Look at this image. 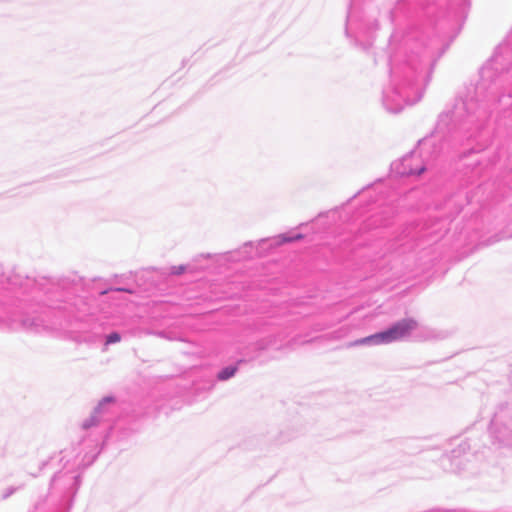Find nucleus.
Wrapping results in <instances>:
<instances>
[{
    "mask_svg": "<svg viewBox=\"0 0 512 512\" xmlns=\"http://www.w3.org/2000/svg\"><path fill=\"white\" fill-rule=\"evenodd\" d=\"M394 168L398 174L408 177L420 176L426 170L422 157L416 153L404 156L400 161L394 163Z\"/></svg>",
    "mask_w": 512,
    "mask_h": 512,
    "instance_id": "obj_1",
    "label": "nucleus"
},
{
    "mask_svg": "<svg viewBox=\"0 0 512 512\" xmlns=\"http://www.w3.org/2000/svg\"><path fill=\"white\" fill-rule=\"evenodd\" d=\"M416 327V322L411 319H404L386 330V342L400 340Z\"/></svg>",
    "mask_w": 512,
    "mask_h": 512,
    "instance_id": "obj_2",
    "label": "nucleus"
},
{
    "mask_svg": "<svg viewBox=\"0 0 512 512\" xmlns=\"http://www.w3.org/2000/svg\"><path fill=\"white\" fill-rule=\"evenodd\" d=\"M303 238L304 236L300 233L295 234L293 236H288L287 234H279L274 238V240L277 245H283L286 243L302 240Z\"/></svg>",
    "mask_w": 512,
    "mask_h": 512,
    "instance_id": "obj_3",
    "label": "nucleus"
},
{
    "mask_svg": "<svg viewBox=\"0 0 512 512\" xmlns=\"http://www.w3.org/2000/svg\"><path fill=\"white\" fill-rule=\"evenodd\" d=\"M236 372H237L236 366H228V367H225L224 369H222L218 373L217 378L220 381H225V380H228L229 378L233 377Z\"/></svg>",
    "mask_w": 512,
    "mask_h": 512,
    "instance_id": "obj_4",
    "label": "nucleus"
},
{
    "mask_svg": "<svg viewBox=\"0 0 512 512\" xmlns=\"http://www.w3.org/2000/svg\"><path fill=\"white\" fill-rule=\"evenodd\" d=\"M121 341V335L118 332H112L106 337V345L118 343Z\"/></svg>",
    "mask_w": 512,
    "mask_h": 512,
    "instance_id": "obj_5",
    "label": "nucleus"
},
{
    "mask_svg": "<svg viewBox=\"0 0 512 512\" xmlns=\"http://www.w3.org/2000/svg\"><path fill=\"white\" fill-rule=\"evenodd\" d=\"M186 271V267L184 265H173L170 267V274L172 275H181Z\"/></svg>",
    "mask_w": 512,
    "mask_h": 512,
    "instance_id": "obj_6",
    "label": "nucleus"
},
{
    "mask_svg": "<svg viewBox=\"0 0 512 512\" xmlns=\"http://www.w3.org/2000/svg\"><path fill=\"white\" fill-rule=\"evenodd\" d=\"M384 340V333H378L374 336H371V337H368V338H365V339H362L360 341V343H367V342H370V341H377V342H382Z\"/></svg>",
    "mask_w": 512,
    "mask_h": 512,
    "instance_id": "obj_7",
    "label": "nucleus"
},
{
    "mask_svg": "<svg viewBox=\"0 0 512 512\" xmlns=\"http://www.w3.org/2000/svg\"><path fill=\"white\" fill-rule=\"evenodd\" d=\"M114 401H115L114 397H106V398L102 399L100 404L103 405L104 403H111V402H114Z\"/></svg>",
    "mask_w": 512,
    "mask_h": 512,
    "instance_id": "obj_8",
    "label": "nucleus"
}]
</instances>
